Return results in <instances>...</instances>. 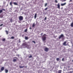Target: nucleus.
<instances>
[{
    "instance_id": "1",
    "label": "nucleus",
    "mask_w": 73,
    "mask_h": 73,
    "mask_svg": "<svg viewBox=\"0 0 73 73\" xmlns=\"http://www.w3.org/2000/svg\"><path fill=\"white\" fill-rule=\"evenodd\" d=\"M46 34H44L42 36V39L43 41H45L46 39Z\"/></svg>"
},
{
    "instance_id": "2",
    "label": "nucleus",
    "mask_w": 73,
    "mask_h": 73,
    "mask_svg": "<svg viewBox=\"0 0 73 73\" xmlns=\"http://www.w3.org/2000/svg\"><path fill=\"white\" fill-rule=\"evenodd\" d=\"M23 46H25V47H29L28 44H27L26 43H23Z\"/></svg>"
},
{
    "instance_id": "3",
    "label": "nucleus",
    "mask_w": 73,
    "mask_h": 73,
    "mask_svg": "<svg viewBox=\"0 0 73 73\" xmlns=\"http://www.w3.org/2000/svg\"><path fill=\"white\" fill-rule=\"evenodd\" d=\"M23 19V17L21 16H20L19 17V20L20 21H22Z\"/></svg>"
},
{
    "instance_id": "4",
    "label": "nucleus",
    "mask_w": 73,
    "mask_h": 73,
    "mask_svg": "<svg viewBox=\"0 0 73 73\" xmlns=\"http://www.w3.org/2000/svg\"><path fill=\"white\" fill-rule=\"evenodd\" d=\"M14 58H15L16 59H14L13 60V61L14 62H16L17 60L18 59V58H17V57H15Z\"/></svg>"
},
{
    "instance_id": "5",
    "label": "nucleus",
    "mask_w": 73,
    "mask_h": 73,
    "mask_svg": "<svg viewBox=\"0 0 73 73\" xmlns=\"http://www.w3.org/2000/svg\"><path fill=\"white\" fill-rule=\"evenodd\" d=\"M64 36V35H63V34H61L59 37V38L60 39V38H62V37H63Z\"/></svg>"
},
{
    "instance_id": "6",
    "label": "nucleus",
    "mask_w": 73,
    "mask_h": 73,
    "mask_svg": "<svg viewBox=\"0 0 73 73\" xmlns=\"http://www.w3.org/2000/svg\"><path fill=\"white\" fill-rule=\"evenodd\" d=\"M48 50H49L48 48H45L44 49V50L45 51H46V52H48Z\"/></svg>"
},
{
    "instance_id": "7",
    "label": "nucleus",
    "mask_w": 73,
    "mask_h": 73,
    "mask_svg": "<svg viewBox=\"0 0 73 73\" xmlns=\"http://www.w3.org/2000/svg\"><path fill=\"white\" fill-rule=\"evenodd\" d=\"M59 9H60V5L59 3H58L57 5Z\"/></svg>"
},
{
    "instance_id": "8",
    "label": "nucleus",
    "mask_w": 73,
    "mask_h": 73,
    "mask_svg": "<svg viewBox=\"0 0 73 73\" xmlns=\"http://www.w3.org/2000/svg\"><path fill=\"white\" fill-rule=\"evenodd\" d=\"M66 42H64V43H63V44L64 45V46H67L68 44H66Z\"/></svg>"
},
{
    "instance_id": "9",
    "label": "nucleus",
    "mask_w": 73,
    "mask_h": 73,
    "mask_svg": "<svg viewBox=\"0 0 73 73\" xmlns=\"http://www.w3.org/2000/svg\"><path fill=\"white\" fill-rule=\"evenodd\" d=\"M4 70V67H2L1 68V71H3Z\"/></svg>"
},
{
    "instance_id": "10",
    "label": "nucleus",
    "mask_w": 73,
    "mask_h": 73,
    "mask_svg": "<svg viewBox=\"0 0 73 73\" xmlns=\"http://www.w3.org/2000/svg\"><path fill=\"white\" fill-rule=\"evenodd\" d=\"M66 3H64L61 4V5L62 6H63L64 5H66Z\"/></svg>"
},
{
    "instance_id": "11",
    "label": "nucleus",
    "mask_w": 73,
    "mask_h": 73,
    "mask_svg": "<svg viewBox=\"0 0 73 73\" xmlns=\"http://www.w3.org/2000/svg\"><path fill=\"white\" fill-rule=\"evenodd\" d=\"M36 17H37V13H36L35 14V15L34 16V18L35 19Z\"/></svg>"
},
{
    "instance_id": "12",
    "label": "nucleus",
    "mask_w": 73,
    "mask_h": 73,
    "mask_svg": "<svg viewBox=\"0 0 73 73\" xmlns=\"http://www.w3.org/2000/svg\"><path fill=\"white\" fill-rule=\"evenodd\" d=\"M25 66H19V67L20 68H23Z\"/></svg>"
},
{
    "instance_id": "13",
    "label": "nucleus",
    "mask_w": 73,
    "mask_h": 73,
    "mask_svg": "<svg viewBox=\"0 0 73 73\" xmlns=\"http://www.w3.org/2000/svg\"><path fill=\"white\" fill-rule=\"evenodd\" d=\"M8 70H5V72L6 73H8Z\"/></svg>"
},
{
    "instance_id": "14",
    "label": "nucleus",
    "mask_w": 73,
    "mask_h": 73,
    "mask_svg": "<svg viewBox=\"0 0 73 73\" xmlns=\"http://www.w3.org/2000/svg\"><path fill=\"white\" fill-rule=\"evenodd\" d=\"M13 4L15 5H18L17 3H16L15 2H14V3H13Z\"/></svg>"
},
{
    "instance_id": "15",
    "label": "nucleus",
    "mask_w": 73,
    "mask_h": 73,
    "mask_svg": "<svg viewBox=\"0 0 73 73\" xmlns=\"http://www.w3.org/2000/svg\"><path fill=\"white\" fill-rule=\"evenodd\" d=\"M3 9H1L0 10V13H1L2 12H3Z\"/></svg>"
},
{
    "instance_id": "16",
    "label": "nucleus",
    "mask_w": 73,
    "mask_h": 73,
    "mask_svg": "<svg viewBox=\"0 0 73 73\" xmlns=\"http://www.w3.org/2000/svg\"><path fill=\"white\" fill-rule=\"evenodd\" d=\"M61 70H59L58 71V73H61Z\"/></svg>"
},
{
    "instance_id": "17",
    "label": "nucleus",
    "mask_w": 73,
    "mask_h": 73,
    "mask_svg": "<svg viewBox=\"0 0 73 73\" xmlns=\"http://www.w3.org/2000/svg\"><path fill=\"white\" fill-rule=\"evenodd\" d=\"M3 17V15H0V17Z\"/></svg>"
},
{
    "instance_id": "18",
    "label": "nucleus",
    "mask_w": 73,
    "mask_h": 73,
    "mask_svg": "<svg viewBox=\"0 0 73 73\" xmlns=\"http://www.w3.org/2000/svg\"><path fill=\"white\" fill-rule=\"evenodd\" d=\"M35 23H33V27H35Z\"/></svg>"
},
{
    "instance_id": "19",
    "label": "nucleus",
    "mask_w": 73,
    "mask_h": 73,
    "mask_svg": "<svg viewBox=\"0 0 73 73\" xmlns=\"http://www.w3.org/2000/svg\"><path fill=\"white\" fill-rule=\"evenodd\" d=\"M28 38H29L27 36H26V37H25V39L26 40H28Z\"/></svg>"
},
{
    "instance_id": "20",
    "label": "nucleus",
    "mask_w": 73,
    "mask_h": 73,
    "mask_svg": "<svg viewBox=\"0 0 73 73\" xmlns=\"http://www.w3.org/2000/svg\"><path fill=\"white\" fill-rule=\"evenodd\" d=\"M10 4L11 5H12V2L11 1V2H10Z\"/></svg>"
},
{
    "instance_id": "21",
    "label": "nucleus",
    "mask_w": 73,
    "mask_h": 73,
    "mask_svg": "<svg viewBox=\"0 0 73 73\" xmlns=\"http://www.w3.org/2000/svg\"><path fill=\"white\" fill-rule=\"evenodd\" d=\"M5 32L7 34H8L9 33L8 31H5Z\"/></svg>"
},
{
    "instance_id": "22",
    "label": "nucleus",
    "mask_w": 73,
    "mask_h": 73,
    "mask_svg": "<svg viewBox=\"0 0 73 73\" xmlns=\"http://www.w3.org/2000/svg\"><path fill=\"white\" fill-rule=\"evenodd\" d=\"M59 60H60V58H57L56 60L57 61H59Z\"/></svg>"
},
{
    "instance_id": "23",
    "label": "nucleus",
    "mask_w": 73,
    "mask_h": 73,
    "mask_svg": "<svg viewBox=\"0 0 73 73\" xmlns=\"http://www.w3.org/2000/svg\"><path fill=\"white\" fill-rule=\"evenodd\" d=\"M71 27H73V22L71 24Z\"/></svg>"
},
{
    "instance_id": "24",
    "label": "nucleus",
    "mask_w": 73,
    "mask_h": 73,
    "mask_svg": "<svg viewBox=\"0 0 73 73\" xmlns=\"http://www.w3.org/2000/svg\"><path fill=\"white\" fill-rule=\"evenodd\" d=\"M27 29H25V30L24 31L25 32H27Z\"/></svg>"
},
{
    "instance_id": "25",
    "label": "nucleus",
    "mask_w": 73,
    "mask_h": 73,
    "mask_svg": "<svg viewBox=\"0 0 73 73\" xmlns=\"http://www.w3.org/2000/svg\"><path fill=\"white\" fill-rule=\"evenodd\" d=\"M32 55H30V56H29V58H32Z\"/></svg>"
},
{
    "instance_id": "26",
    "label": "nucleus",
    "mask_w": 73,
    "mask_h": 73,
    "mask_svg": "<svg viewBox=\"0 0 73 73\" xmlns=\"http://www.w3.org/2000/svg\"><path fill=\"white\" fill-rule=\"evenodd\" d=\"M47 5V3H46L45 5V6L46 7Z\"/></svg>"
},
{
    "instance_id": "27",
    "label": "nucleus",
    "mask_w": 73,
    "mask_h": 73,
    "mask_svg": "<svg viewBox=\"0 0 73 73\" xmlns=\"http://www.w3.org/2000/svg\"><path fill=\"white\" fill-rule=\"evenodd\" d=\"M48 9V7L46 8H45L44 9V10H47V9Z\"/></svg>"
},
{
    "instance_id": "28",
    "label": "nucleus",
    "mask_w": 73,
    "mask_h": 73,
    "mask_svg": "<svg viewBox=\"0 0 73 73\" xmlns=\"http://www.w3.org/2000/svg\"><path fill=\"white\" fill-rule=\"evenodd\" d=\"M3 41H5V39H2Z\"/></svg>"
},
{
    "instance_id": "29",
    "label": "nucleus",
    "mask_w": 73,
    "mask_h": 73,
    "mask_svg": "<svg viewBox=\"0 0 73 73\" xmlns=\"http://www.w3.org/2000/svg\"><path fill=\"white\" fill-rule=\"evenodd\" d=\"M55 2L56 3H58L57 1V0H55Z\"/></svg>"
},
{
    "instance_id": "30",
    "label": "nucleus",
    "mask_w": 73,
    "mask_h": 73,
    "mask_svg": "<svg viewBox=\"0 0 73 73\" xmlns=\"http://www.w3.org/2000/svg\"><path fill=\"white\" fill-rule=\"evenodd\" d=\"M4 11H5V9H3V8H2V10Z\"/></svg>"
},
{
    "instance_id": "31",
    "label": "nucleus",
    "mask_w": 73,
    "mask_h": 73,
    "mask_svg": "<svg viewBox=\"0 0 73 73\" xmlns=\"http://www.w3.org/2000/svg\"><path fill=\"white\" fill-rule=\"evenodd\" d=\"M11 38H14V36H12L11 37Z\"/></svg>"
},
{
    "instance_id": "32",
    "label": "nucleus",
    "mask_w": 73,
    "mask_h": 73,
    "mask_svg": "<svg viewBox=\"0 0 73 73\" xmlns=\"http://www.w3.org/2000/svg\"><path fill=\"white\" fill-rule=\"evenodd\" d=\"M62 61H64V58H63L62 59Z\"/></svg>"
},
{
    "instance_id": "33",
    "label": "nucleus",
    "mask_w": 73,
    "mask_h": 73,
    "mask_svg": "<svg viewBox=\"0 0 73 73\" xmlns=\"http://www.w3.org/2000/svg\"><path fill=\"white\" fill-rule=\"evenodd\" d=\"M32 42H34V44H36V42L35 41H32Z\"/></svg>"
},
{
    "instance_id": "34",
    "label": "nucleus",
    "mask_w": 73,
    "mask_h": 73,
    "mask_svg": "<svg viewBox=\"0 0 73 73\" xmlns=\"http://www.w3.org/2000/svg\"><path fill=\"white\" fill-rule=\"evenodd\" d=\"M21 42V41H20V39H19V42Z\"/></svg>"
},
{
    "instance_id": "35",
    "label": "nucleus",
    "mask_w": 73,
    "mask_h": 73,
    "mask_svg": "<svg viewBox=\"0 0 73 73\" xmlns=\"http://www.w3.org/2000/svg\"><path fill=\"white\" fill-rule=\"evenodd\" d=\"M46 19H47L46 17H45V19H44V20H46Z\"/></svg>"
},
{
    "instance_id": "36",
    "label": "nucleus",
    "mask_w": 73,
    "mask_h": 73,
    "mask_svg": "<svg viewBox=\"0 0 73 73\" xmlns=\"http://www.w3.org/2000/svg\"><path fill=\"white\" fill-rule=\"evenodd\" d=\"M3 25V24H1V25H0V26H2V25Z\"/></svg>"
},
{
    "instance_id": "37",
    "label": "nucleus",
    "mask_w": 73,
    "mask_h": 73,
    "mask_svg": "<svg viewBox=\"0 0 73 73\" xmlns=\"http://www.w3.org/2000/svg\"><path fill=\"white\" fill-rule=\"evenodd\" d=\"M10 21H11V22H12V19H11Z\"/></svg>"
},
{
    "instance_id": "38",
    "label": "nucleus",
    "mask_w": 73,
    "mask_h": 73,
    "mask_svg": "<svg viewBox=\"0 0 73 73\" xmlns=\"http://www.w3.org/2000/svg\"><path fill=\"white\" fill-rule=\"evenodd\" d=\"M66 0H63V1H66Z\"/></svg>"
},
{
    "instance_id": "39",
    "label": "nucleus",
    "mask_w": 73,
    "mask_h": 73,
    "mask_svg": "<svg viewBox=\"0 0 73 73\" xmlns=\"http://www.w3.org/2000/svg\"><path fill=\"white\" fill-rule=\"evenodd\" d=\"M30 29H32L31 27H30Z\"/></svg>"
},
{
    "instance_id": "40",
    "label": "nucleus",
    "mask_w": 73,
    "mask_h": 73,
    "mask_svg": "<svg viewBox=\"0 0 73 73\" xmlns=\"http://www.w3.org/2000/svg\"><path fill=\"white\" fill-rule=\"evenodd\" d=\"M43 34V33H41V35H42Z\"/></svg>"
},
{
    "instance_id": "41",
    "label": "nucleus",
    "mask_w": 73,
    "mask_h": 73,
    "mask_svg": "<svg viewBox=\"0 0 73 73\" xmlns=\"http://www.w3.org/2000/svg\"><path fill=\"white\" fill-rule=\"evenodd\" d=\"M72 0H70V1H72Z\"/></svg>"
},
{
    "instance_id": "42",
    "label": "nucleus",
    "mask_w": 73,
    "mask_h": 73,
    "mask_svg": "<svg viewBox=\"0 0 73 73\" xmlns=\"http://www.w3.org/2000/svg\"><path fill=\"white\" fill-rule=\"evenodd\" d=\"M63 0H62V1H63Z\"/></svg>"
},
{
    "instance_id": "43",
    "label": "nucleus",
    "mask_w": 73,
    "mask_h": 73,
    "mask_svg": "<svg viewBox=\"0 0 73 73\" xmlns=\"http://www.w3.org/2000/svg\"><path fill=\"white\" fill-rule=\"evenodd\" d=\"M72 62H73V60H72Z\"/></svg>"
},
{
    "instance_id": "44",
    "label": "nucleus",
    "mask_w": 73,
    "mask_h": 73,
    "mask_svg": "<svg viewBox=\"0 0 73 73\" xmlns=\"http://www.w3.org/2000/svg\"><path fill=\"white\" fill-rule=\"evenodd\" d=\"M26 67H27L26 66Z\"/></svg>"
}]
</instances>
